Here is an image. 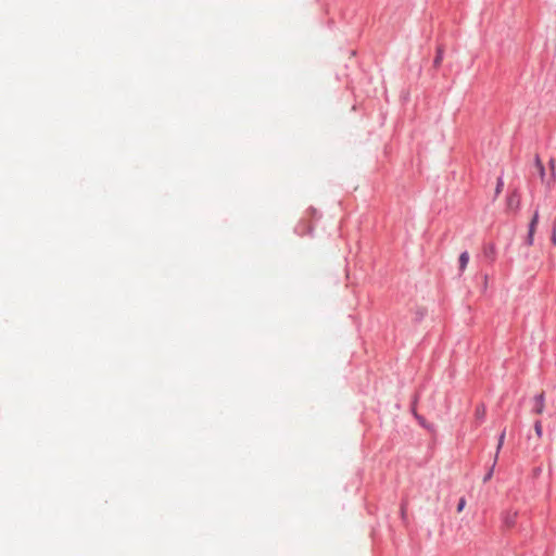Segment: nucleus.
<instances>
[{
	"instance_id": "nucleus-10",
	"label": "nucleus",
	"mask_w": 556,
	"mask_h": 556,
	"mask_svg": "<svg viewBox=\"0 0 556 556\" xmlns=\"http://www.w3.org/2000/svg\"><path fill=\"white\" fill-rule=\"evenodd\" d=\"M458 262H459V271L463 273L466 269L467 264L469 262V254L467 251H464L463 253H460Z\"/></svg>"
},
{
	"instance_id": "nucleus-14",
	"label": "nucleus",
	"mask_w": 556,
	"mask_h": 556,
	"mask_svg": "<svg viewBox=\"0 0 556 556\" xmlns=\"http://www.w3.org/2000/svg\"><path fill=\"white\" fill-rule=\"evenodd\" d=\"M534 431L539 438H542L543 429H542V421L536 420L534 422Z\"/></svg>"
},
{
	"instance_id": "nucleus-7",
	"label": "nucleus",
	"mask_w": 556,
	"mask_h": 556,
	"mask_svg": "<svg viewBox=\"0 0 556 556\" xmlns=\"http://www.w3.org/2000/svg\"><path fill=\"white\" fill-rule=\"evenodd\" d=\"M485 415H486L485 405L483 403L478 404L475 409L476 419L479 420L480 422H482L485 418Z\"/></svg>"
},
{
	"instance_id": "nucleus-16",
	"label": "nucleus",
	"mask_w": 556,
	"mask_h": 556,
	"mask_svg": "<svg viewBox=\"0 0 556 556\" xmlns=\"http://www.w3.org/2000/svg\"><path fill=\"white\" fill-rule=\"evenodd\" d=\"M417 402H418V395L416 394V395L414 396V401H413V403H412V413H413V415H414V417H415V418H416V415H419V414L417 413V407H416V406H417Z\"/></svg>"
},
{
	"instance_id": "nucleus-12",
	"label": "nucleus",
	"mask_w": 556,
	"mask_h": 556,
	"mask_svg": "<svg viewBox=\"0 0 556 556\" xmlns=\"http://www.w3.org/2000/svg\"><path fill=\"white\" fill-rule=\"evenodd\" d=\"M503 188H504V180H503V177L500 176L496 181L495 197H498V194L502 192Z\"/></svg>"
},
{
	"instance_id": "nucleus-5",
	"label": "nucleus",
	"mask_w": 556,
	"mask_h": 556,
	"mask_svg": "<svg viewBox=\"0 0 556 556\" xmlns=\"http://www.w3.org/2000/svg\"><path fill=\"white\" fill-rule=\"evenodd\" d=\"M545 407V392L542 391L541 393L536 394L534 396V407L533 413L536 415H541Z\"/></svg>"
},
{
	"instance_id": "nucleus-4",
	"label": "nucleus",
	"mask_w": 556,
	"mask_h": 556,
	"mask_svg": "<svg viewBox=\"0 0 556 556\" xmlns=\"http://www.w3.org/2000/svg\"><path fill=\"white\" fill-rule=\"evenodd\" d=\"M518 513L513 510H506L502 514V522L503 525L510 529L515 527L517 522Z\"/></svg>"
},
{
	"instance_id": "nucleus-17",
	"label": "nucleus",
	"mask_w": 556,
	"mask_h": 556,
	"mask_svg": "<svg viewBox=\"0 0 556 556\" xmlns=\"http://www.w3.org/2000/svg\"><path fill=\"white\" fill-rule=\"evenodd\" d=\"M416 419L418 420L419 425L422 426L424 428H427L429 429L430 427L426 424V419L425 417H422L421 415H416Z\"/></svg>"
},
{
	"instance_id": "nucleus-18",
	"label": "nucleus",
	"mask_w": 556,
	"mask_h": 556,
	"mask_svg": "<svg viewBox=\"0 0 556 556\" xmlns=\"http://www.w3.org/2000/svg\"><path fill=\"white\" fill-rule=\"evenodd\" d=\"M465 504H466V501H465V498H464V497H462V498L459 500V502H458V505H457V511H458V513H460V511L463 510V508H464Z\"/></svg>"
},
{
	"instance_id": "nucleus-15",
	"label": "nucleus",
	"mask_w": 556,
	"mask_h": 556,
	"mask_svg": "<svg viewBox=\"0 0 556 556\" xmlns=\"http://www.w3.org/2000/svg\"><path fill=\"white\" fill-rule=\"evenodd\" d=\"M495 465H496V462L494 460V462H493V465L491 466V468L489 469V471H488V472H486V475L484 476V478H483V482H486V481H489V480L492 478V476H493V470H494Z\"/></svg>"
},
{
	"instance_id": "nucleus-13",
	"label": "nucleus",
	"mask_w": 556,
	"mask_h": 556,
	"mask_svg": "<svg viewBox=\"0 0 556 556\" xmlns=\"http://www.w3.org/2000/svg\"><path fill=\"white\" fill-rule=\"evenodd\" d=\"M548 164L551 166L552 174H551V179L546 182L547 185H549L551 182H554L555 178H556V175H555V160L551 159Z\"/></svg>"
},
{
	"instance_id": "nucleus-6",
	"label": "nucleus",
	"mask_w": 556,
	"mask_h": 556,
	"mask_svg": "<svg viewBox=\"0 0 556 556\" xmlns=\"http://www.w3.org/2000/svg\"><path fill=\"white\" fill-rule=\"evenodd\" d=\"M443 58H444V47H443V45H439L437 47L435 56H434V60H433V67L435 70L440 68V66L442 64V61H443Z\"/></svg>"
},
{
	"instance_id": "nucleus-2",
	"label": "nucleus",
	"mask_w": 556,
	"mask_h": 556,
	"mask_svg": "<svg viewBox=\"0 0 556 556\" xmlns=\"http://www.w3.org/2000/svg\"><path fill=\"white\" fill-rule=\"evenodd\" d=\"M482 256L488 265L492 266L497 257V250L494 242H486L482 245Z\"/></svg>"
},
{
	"instance_id": "nucleus-3",
	"label": "nucleus",
	"mask_w": 556,
	"mask_h": 556,
	"mask_svg": "<svg viewBox=\"0 0 556 556\" xmlns=\"http://www.w3.org/2000/svg\"><path fill=\"white\" fill-rule=\"evenodd\" d=\"M521 204V194L518 189L511 190L506 197V207L508 211L517 212Z\"/></svg>"
},
{
	"instance_id": "nucleus-8",
	"label": "nucleus",
	"mask_w": 556,
	"mask_h": 556,
	"mask_svg": "<svg viewBox=\"0 0 556 556\" xmlns=\"http://www.w3.org/2000/svg\"><path fill=\"white\" fill-rule=\"evenodd\" d=\"M534 165H535V167L539 170L541 180L544 181L545 180V167H544V164H543V162H542V160H541L539 154H536L534 156Z\"/></svg>"
},
{
	"instance_id": "nucleus-9",
	"label": "nucleus",
	"mask_w": 556,
	"mask_h": 556,
	"mask_svg": "<svg viewBox=\"0 0 556 556\" xmlns=\"http://www.w3.org/2000/svg\"><path fill=\"white\" fill-rule=\"evenodd\" d=\"M407 508H408V501L403 500L401 502V506H400V514H401V519L403 520L404 523L408 522Z\"/></svg>"
},
{
	"instance_id": "nucleus-1",
	"label": "nucleus",
	"mask_w": 556,
	"mask_h": 556,
	"mask_svg": "<svg viewBox=\"0 0 556 556\" xmlns=\"http://www.w3.org/2000/svg\"><path fill=\"white\" fill-rule=\"evenodd\" d=\"M539 218H540V215H539V211L535 210V212L533 213V216L528 225V233H527V237L525 239V244L527 247H532L533 243H534V233L536 231V227H538V224H539Z\"/></svg>"
},
{
	"instance_id": "nucleus-11",
	"label": "nucleus",
	"mask_w": 556,
	"mask_h": 556,
	"mask_svg": "<svg viewBox=\"0 0 556 556\" xmlns=\"http://www.w3.org/2000/svg\"><path fill=\"white\" fill-rule=\"evenodd\" d=\"M505 435H506V429H504L500 437H498V442H497V446H496V453H495V462H497V458H498V454L501 452V448L503 447V444H504V440H505Z\"/></svg>"
},
{
	"instance_id": "nucleus-19",
	"label": "nucleus",
	"mask_w": 556,
	"mask_h": 556,
	"mask_svg": "<svg viewBox=\"0 0 556 556\" xmlns=\"http://www.w3.org/2000/svg\"><path fill=\"white\" fill-rule=\"evenodd\" d=\"M551 241L554 245H556V227L553 228Z\"/></svg>"
}]
</instances>
